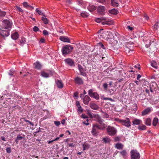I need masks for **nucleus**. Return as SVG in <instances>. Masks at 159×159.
I'll use <instances>...</instances> for the list:
<instances>
[{"label":"nucleus","instance_id":"nucleus-1","mask_svg":"<svg viewBox=\"0 0 159 159\" xmlns=\"http://www.w3.org/2000/svg\"><path fill=\"white\" fill-rule=\"evenodd\" d=\"M103 29H102L98 31L100 38H102L107 40L109 38L112 37V34L111 32L108 31L103 32Z\"/></svg>","mask_w":159,"mask_h":159},{"label":"nucleus","instance_id":"nucleus-2","mask_svg":"<svg viewBox=\"0 0 159 159\" xmlns=\"http://www.w3.org/2000/svg\"><path fill=\"white\" fill-rule=\"evenodd\" d=\"M73 47L70 45H66L63 47L61 51L63 55L64 56L70 54L72 51Z\"/></svg>","mask_w":159,"mask_h":159},{"label":"nucleus","instance_id":"nucleus-3","mask_svg":"<svg viewBox=\"0 0 159 159\" xmlns=\"http://www.w3.org/2000/svg\"><path fill=\"white\" fill-rule=\"evenodd\" d=\"M115 120L121 123L122 125L127 127H129L131 126V122L128 118H127L126 119H120L116 118L115 119Z\"/></svg>","mask_w":159,"mask_h":159},{"label":"nucleus","instance_id":"nucleus-4","mask_svg":"<svg viewBox=\"0 0 159 159\" xmlns=\"http://www.w3.org/2000/svg\"><path fill=\"white\" fill-rule=\"evenodd\" d=\"M94 117L96 118L97 121L100 124L99 126L103 129H104L107 126V125L104 123V120L102 119L100 116L98 115H94Z\"/></svg>","mask_w":159,"mask_h":159},{"label":"nucleus","instance_id":"nucleus-5","mask_svg":"<svg viewBox=\"0 0 159 159\" xmlns=\"http://www.w3.org/2000/svg\"><path fill=\"white\" fill-rule=\"evenodd\" d=\"M131 159H139L140 158V154L135 150H133L130 152Z\"/></svg>","mask_w":159,"mask_h":159},{"label":"nucleus","instance_id":"nucleus-6","mask_svg":"<svg viewBox=\"0 0 159 159\" xmlns=\"http://www.w3.org/2000/svg\"><path fill=\"white\" fill-rule=\"evenodd\" d=\"M107 130L108 134L111 136L114 135L116 133V129L112 126H108Z\"/></svg>","mask_w":159,"mask_h":159},{"label":"nucleus","instance_id":"nucleus-7","mask_svg":"<svg viewBox=\"0 0 159 159\" xmlns=\"http://www.w3.org/2000/svg\"><path fill=\"white\" fill-rule=\"evenodd\" d=\"M103 130L102 128L99 126V125L98 124H93V126L92 130L91 131V133L94 135H96L98 132L97 130Z\"/></svg>","mask_w":159,"mask_h":159},{"label":"nucleus","instance_id":"nucleus-8","mask_svg":"<svg viewBox=\"0 0 159 159\" xmlns=\"http://www.w3.org/2000/svg\"><path fill=\"white\" fill-rule=\"evenodd\" d=\"M88 5L89 6L87 7L88 10H96L97 9L98 10H102L105 9V7L103 6H100L98 7L91 4L89 5V4H88Z\"/></svg>","mask_w":159,"mask_h":159},{"label":"nucleus","instance_id":"nucleus-9","mask_svg":"<svg viewBox=\"0 0 159 159\" xmlns=\"http://www.w3.org/2000/svg\"><path fill=\"white\" fill-rule=\"evenodd\" d=\"M89 95L92 98H93L96 100H98L99 98V94L95 92H93V89H91L88 91Z\"/></svg>","mask_w":159,"mask_h":159},{"label":"nucleus","instance_id":"nucleus-10","mask_svg":"<svg viewBox=\"0 0 159 159\" xmlns=\"http://www.w3.org/2000/svg\"><path fill=\"white\" fill-rule=\"evenodd\" d=\"M2 25L6 29L10 28L12 26V24L9 20H6L2 21Z\"/></svg>","mask_w":159,"mask_h":159},{"label":"nucleus","instance_id":"nucleus-11","mask_svg":"<svg viewBox=\"0 0 159 159\" xmlns=\"http://www.w3.org/2000/svg\"><path fill=\"white\" fill-rule=\"evenodd\" d=\"M74 81L76 84L79 85H82L83 84V79L79 77H77L75 78Z\"/></svg>","mask_w":159,"mask_h":159},{"label":"nucleus","instance_id":"nucleus-12","mask_svg":"<svg viewBox=\"0 0 159 159\" xmlns=\"http://www.w3.org/2000/svg\"><path fill=\"white\" fill-rule=\"evenodd\" d=\"M0 34L3 37H7L10 34V32L8 30H2L0 28Z\"/></svg>","mask_w":159,"mask_h":159},{"label":"nucleus","instance_id":"nucleus-13","mask_svg":"<svg viewBox=\"0 0 159 159\" xmlns=\"http://www.w3.org/2000/svg\"><path fill=\"white\" fill-rule=\"evenodd\" d=\"M91 100V98L88 95H85L83 99V103L85 105H88L89 101Z\"/></svg>","mask_w":159,"mask_h":159},{"label":"nucleus","instance_id":"nucleus-14","mask_svg":"<svg viewBox=\"0 0 159 159\" xmlns=\"http://www.w3.org/2000/svg\"><path fill=\"white\" fill-rule=\"evenodd\" d=\"M111 5L113 7H117L120 2V0H111Z\"/></svg>","mask_w":159,"mask_h":159},{"label":"nucleus","instance_id":"nucleus-15","mask_svg":"<svg viewBox=\"0 0 159 159\" xmlns=\"http://www.w3.org/2000/svg\"><path fill=\"white\" fill-rule=\"evenodd\" d=\"M78 69L80 71V75L85 76L86 75V73L85 72V70L83 68V67L80 64L78 65Z\"/></svg>","mask_w":159,"mask_h":159},{"label":"nucleus","instance_id":"nucleus-16","mask_svg":"<svg viewBox=\"0 0 159 159\" xmlns=\"http://www.w3.org/2000/svg\"><path fill=\"white\" fill-rule=\"evenodd\" d=\"M23 7H26V9H34L35 8L34 6H31L29 5L27 2H25L23 3Z\"/></svg>","mask_w":159,"mask_h":159},{"label":"nucleus","instance_id":"nucleus-17","mask_svg":"<svg viewBox=\"0 0 159 159\" xmlns=\"http://www.w3.org/2000/svg\"><path fill=\"white\" fill-rule=\"evenodd\" d=\"M157 87V84L155 83H153L150 85V91L152 92H153L154 91H155L156 88Z\"/></svg>","mask_w":159,"mask_h":159},{"label":"nucleus","instance_id":"nucleus-18","mask_svg":"<svg viewBox=\"0 0 159 159\" xmlns=\"http://www.w3.org/2000/svg\"><path fill=\"white\" fill-rule=\"evenodd\" d=\"M65 61L66 63L70 66H73L74 65V62L70 58H67L65 59Z\"/></svg>","mask_w":159,"mask_h":159},{"label":"nucleus","instance_id":"nucleus-19","mask_svg":"<svg viewBox=\"0 0 159 159\" xmlns=\"http://www.w3.org/2000/svg\"><path fill=\"white\" fill-rule=\"evenodd\" d=\"M60 40L63 42L67 43L70 42V40L69 38L66 37L64 36H60Z\"/></svg>","mask_w":159,"mask_h":159},{"label":"nucleus","instance_id":"nucleus-20","mask_svg":"<svg viewBox=\"0 0 159 159\" xmlns=\"http://www.w3.org/2000/svg\"><path fill=\"white\" fill-rule=\"evenodd\" d=\"M107 40L111 44H115L116 43V41L114 39L113 35L112 37L109 38Z\"/></svg>","mask_w":159,"mask_h":159},{"label":"nucleus","instance_id":"nucleus-21","mask_svg":"<svg viewBox=\"0 0 159 159\" xmlns=\"http://www.w3.org/2000/svg\"><path fill=\"white\" fill-rule=\"evenodd\" d=\"M34 66L35 68L36 69L40 70L41 68L42 65L38 61H37L36 63H34Z\"/></svg>","mask_w":159,"mask_h":159},{"label":"nucleus","instance_id":"nucleus-22","mask_svg":"<svg viewBox=\"0 0 159 159\" xmlns=\"http://www.w3.org/2000/svg\"><path fill=\"white\" fill-rule=\"evenodd\" d=\"M19 37V35L17 32H15L12 33L11 35V37L12 39L14 40L17 39Z\"/></svg>","mask_w":159,"mask_h":159},{"label":"nucleus","instance_id":"nucleus-23","mask_svg":"<svg viewBox=\"0 0 159 159\" xmlns=\"http://www.w3.org/2000/svg\"><path fill=\"white\" fill-rule=\"evenodd\" d=\"M56 84L59 89H62L63 87V84L61 80H58L56 82Z\"/></svg>","mask_w":159,"mask_h":159},{"label":"nucleus","instance_id":"nucleus-24","mask_svg":"<svg viewBox=\"0 0 159 159\" xmlns=\"http://www.w3.org/2000/svg\"><path fill=\"white\" fill-rule=\"evenodd\" d=\"M82 146L83 151H85L89 149L90 148V145L88 143L85 142L83 144Z\"/></svg>","mask_w":159,"mask_h":159},{"label":"nucleus","instance_id":"nucleus-25","mask_svg":"<svg viewBox=\"0 0 159 159\" xmlns=\"http://www.w3.org/2000/svg\"><path fill=\"white\" fill-rule=\"evenodd\" d=\"M76 106L78 108V111L80 112V113L82 112L83 110L81 106L80 105L79 102H76Z\"/></svg>","mask_w":159,"mask_h":159},{"label":"nucleus","instance_id":"nucleus-26","mask_svg":"<svg viewBox=\"0 0 159 159\" xmlns=\"http://www.w3.org/2000/svg\"><path fill=\"white\" fill-rule=\"evenodd\" d=\"M113 21L112 20H109V21H102V24L103 25H111L113 24Z\"/></svg>","mask_w":159,"mask_h":159},{"label":"nucleus","instance_id":"nucleus-27","mask_svg":"<svg viewBox=\"0 0 159 159\" xmlns=\"http://www.w3.org/2000/svg\"><path fill=\"white\" fill-rule=\"evenodd\" d=\"M151 111V110L150 108H148L144 110L142 112V116H144L147 114H148Z\"/></svg>","mask_w":159,"mask_h":159},{"label":"nucleus","instance_id":"nucleus-28","mask_svg":"<svg viewBox=\"0 0 159 159\" xmlns=\"http://www.w3.org/2000/svg\"><path fill=\"white\" fill-rule=\"evenodd\" d=\"M141 122V120H140V119H135L134 120V121H133V124L134 125H138L140 124Z\"/></svg>","mask_w":159,"mask_h":159},{"label":"nucleus","instance_id":"nucleus-29","mask_svg":"<svg viewBox=\"0 0 159 159\" xmlns=\"http://www.w3.org/2000/svg\"><path fill=\"white\" fill-rule=\"evenodd\" d=\"M123 145L121 143H117L116 144V147L118 149H122L123 148Z\"/></svg>","mask_w":159,"mask_h":159},{"label":"nucleus","instance_id":"nucleus-30","mask_svg":"<svg viewBox=\"0 0 159 159\" xmlns=\"http://www.w3.org/2000/svg\"><path fill=\"white\" fill-rule=\"evenodd\" d=\"M90 107L91 108L94 110H97L98 108V106L94 103H91L90 104Z\"/></svg>","mask_w":159,"mask_h":159},{"label":"nucleus","instance_id":"nucleus-31","mask_svg":"<svg viewBox=\"0 0 159 159\" xmlns=\"http://www.w3.org/2000/svg\"><path fill=\"white\" fill-rule=\"evenodd\" d=\"M89 14L86 12H84L80 13L81 16L83 18H86L88 17Z\"/></svg>","mask_w":159,"mask_h":159},{"label":"nucleus","instance_id":"nucleus-32","mask_svg":"<svg viewBox=\"0 0 159 159\" xmlns=\"http://www.w3.org/2000/svg\"><path fill=\"white\" fill-rule=\"evenodd\" d=\"M109 12L110 15L111 16L116 15L118 12V11H109Z\"/></svg>","mask_w":159,"mask_h":159},{"label":"nucleus","instance_id":"nucleus-33","mask_svg":"<svg viewBox=\"0 0 159 159\" xmlns=\"http://www.w3.org/2000/svg\"><path fill=\"white\" fill-rule=\"evenodd\" d=\"M106 20V18L105 17H102V18H97L96 19L95 21L98 23L102 22V20Z\"/></svg>","mask_w":159,"mask_h":159},{"label":"nucleus","instance_id":"nucleus-34","mask_svg":"<svg viewBox=\"0 0 159 159\" xmlns=\"http://www.w3.org/2000/svg\"><path fill=\"white\" fill-rule=\"evenodd\" d=\"M151 66L156 69H157V62L154 61H153L151 62Z\"/></svg>","mask_w":159,"mask_h":159},{"label":"nucleus","instance_id":"nucleus-35","mask_svg":"<svg viewBox=\"0 0 159 159\" xmlns=\"http://www.w3.org/2000/svg\"><path fill=\"white\" fill-rule=\"evenodd\" d=\"M158 118H155L153 120V125L154 126H156L157 124V123L158 124Z\"/></svg>","mask_w":159,"mask_h":159},{"label":"nucleus","instance_id":"nucleus-36","mask_svg":"<svg viewBox=\"0 0 159 159\" xmlns=\"http://www.w3.org/2000/svg\"><path fill=\"white\" fill-rule=\"evenodd\" d=\"M41 75L43 77L47 78L49 77V74L44 72L43 71L41 73Z\"/></svg>","mask_w":159,"mask_h":159},{"label":"nucleus","instance_id":"nucleus-37","mask_svg":"<svg viewBox=\"0 0 159 159\" xmlns=\"http://www.w3.org/2000/svg\"><path fill=\"white\" fill-rule=\"evenodd\" d=\"M151 123V119L150 118H147L146 119L145 124L147 125H150Z\"/></svg>","mask_w":159,"mask_h":159},{"label":"nucleus","instance_id":"nucleus-38","mask_svg":"<svg viewBox=\"0 0 159 159\" xmlns=\"http://www.w3.org/2000/svg\"><path fill=\"white\" fill-rule=\"evenodd\" d=\"M42 20L45 24H47L48 23V20L47 18L42 17Z\"/></svg>","mask_w":159,"mask_h":159},{"label":"nucleus","instance_id":"nucleus-39","mask_svg":"<svg viewBox=\"0 0 159 159\" xmlns=\"http://www.w3.org/2000/svg\"><path fill=\"white\" fill-rule=\"evenodd\" d=\"M26 42V39L24 37H22L21 39H20V43L21 44H25Z\"/></svg>","mask_w":159,"mask_h":159},{"label":"nucleus","instance_id":"nucleus-40","mask_svg":"<svg viewBox=\"0 0 159 159\" xmlns=\"http://www.w3.org/2000/svg\"><path fill=\"white\" fill-rule=\"evenodd\" d=\"M120 154L124 157L126 155L127 152L125 150H124L121 151L120 152Z\"/></svg>","mask_w":159,"mask_h":159},{"label":"nucleus","instance_id":"nucleus-41","mask_svg":"<svg viewBox=\"0 0 159 159\" xmlns=\"http://www.w3.org/2000/svg\"><path fill=\"white\" fill-rule=\"evenodd\" d=\"M133 45H134L133 43L130 44L129 43V42L126 43V48L129 49L130 48L133 46Z\"/></svg>","mask_w":159,"mask_h":159},{"label":"nucleus","instance_id":"nucleus-42","mask_svg":"<svg viewBox=\"0 0 159 159\" xmlns=\"http://www.w3.org/2000/svg\"><path fill=\"white\" fill-rule=\"evenodd\" d=\"M103 141L105 143H109L110 141V140L109 139L107 138H104L103 139Z\"/></svg>","mask_w":159,"mask_h":159},{"label":"nucleus","instance_id":"nucleus-43","mask_svg":"<svg viewBox=\"0 0 159 159\" xmlns=\"http://www.w3.org/2000/svg\"><path fill=\"white\" fill-rule=\"evenodd\" d=\"M72 0H66L65 2L67 5H69L72 2Z\"/></svg>","mask_w":159,"mask_h":159},{"label":"nucleus","instance_id":"nucleus-44","mask_svg":"<svg viewBox=\"0 0 159 159\" xmlns=\"http://www.w3.org/2000/svg\"><path fill=\"white\" fill-rule=\"evenodd\" d=\"M6 14V12L5 11H0V17H4V16Z\"/></svg>","mask_w":159,"mask_h":159},{"label":"nucleus","instance_id":"nucleus-45","mask_svg":"<svg viewBox=\"0 0 159 159\" xmlns=\"http://www.w3.org/2000/svg\"><path fill=\"white\" fill-rule=\"evenodd\" d=\"M146 127L144 125L142 126H139L138 127V129L140 130H143L145 129Z\"/></svg>","mask_w":159,"mask_h":159},{"label":"nucleus","instance_id":"nucleus-46","mask_svg":"<svg viewBox=\"0 0 159 159\" xmlns=\"http://www.w3.org/2000/svg\"><path fill=\"white\" fill-rule=\"evenodd\" d=\"M87 113L89 116V117L91 118H93V117L91 114V113L90 112V111L89 110H87Z\"/></svg>","mask_w":159,"mask_h":159},{"label":"nucleus","instance_id":"nucleus-47","mask_svg":"<svg viewBox=\"0 0 159 159\" xmlns=\"http://www.w3.org/2000/svg\"><path fill=\"white\" fill-rule=\"evenodd\" d=\"M16 139H17V140H18L19 141L23 139V138L22 137L20 134H18L17 135Z\"/></svg>","mask_w":159,"mask_h":159},{"label":"nucleus","instance_id":"nucleus-48","mask_svg":"<svg viewBox=\"0 0 159 159\" xmlns=\"http://www.w3.org/2000/svg\"><path fill=\"white\" fill-rule=\"evenodd\" d=\"M104 11H98V13L101 15H104L105 12Z\"/></svg>","mask_w":159,"mask_h":159},{"label":"nucleus","instance_id":"nucleus-49","mask_svg":"<svg viewBox=\"0 0 159 159\" xmlns=\"http://www.w3.org/2000/svg\"><path fill=\"white\" fill-rule=\"evenodd\" d=\"M94 1H96L98 2L103 3L105 2L106 0H93Z\"/></svg>","mask_w":159,"mask_h":159},{"label":"nucleus","instance_id":"nucleus-50","mask_svg":"<svg viewBox=\"0 0 159 159\" xmlns=\"http://www.w3.org/2000/svg\"><path fill=\"white\" fill-rule=\"evenodd\" d=\"M77 2L78 4L80 5H82L84 3L82 0H77Z\"/></svg>","mask_w":159,"mask_h":159},{"label":"nucleus","instance_id":"nucleus-51","mask_svg":"<svg viewBox=\"0 0 159 159\" xmlns=\"http://www.w3.org/2000/svg\"><path fill=\"white\" fill-rule=\"evenodd\" d=\"M100 47H101L104 50H105L106 48L102 44V43H98Z\"/></svg>","mask_w":159,"mask_h":159},{"label":"nucleus","instance_id":"nucleus-52","mask_svg":"<svg viewBox=\"0 0 159 159\" xmlns=\"http://www.w3.org/2000/svg\"><path fill=\"white\" fill-rule=\"evenodd\" d=\"M67 144L68 145L69 147H74L75 145V144H74L73 143H68V142L67 143Z\"/></svg>","mask_w":159,"mask_h":159},{"label":"nucleus","instance_id":"nucleus-53","mask_svg":"<svg viewBox=\"0 0 159 159\" xmlns=\"http://www.w3.org/2000/svg\"><path fill=\"white\" fill-rule=\"evenodd\" d=\"M39 29L37 26H34L33 28V30L35 32H37L39 30Z\"/></svg>","mask_w":159,"mask_h":159},{"label":"nucleus","instance_id":"nucleus-54","mask_svg":"<svg viewBox=\"0 0 159 159\" xmlns=\"http://www.w3.org/2000/svg\"><path fill=\"white\" fill-rule=\"evenodd\" d=\"M24 121L25 122H27L28 123H29L30 125H32V126H34V125L33 124V123L30 121L29 120H26V119H25Z\"/></svg>","mask_w":159,"mask_h":159},{"label":"nucleus","instance_id":"nucleus-55","mask_svg":"<svg viewBox=\"0 0 159 159\" xmlns=\"http://www.w3.org/2000/svg\"><path fill=\"white\" fill-rule=\"evenodd\" d=\"M54 123L57 126H59L61 124L59 121H55Z\"/></svg>","mask_w":159,"mask_h":159},{"label":"nucleus","instance_id":"nucleus-56","mask_svg":"<svg viewBox=\"0 0 159 159\" xmlns=\"http://www.w3.org/2000/svg\"><path fill=\"white\" fill-rule=\"evenodd\" d=\"M73 141V139H71V138H69L67 139H66V142H67V143L68 142V143H69V142H72Z\"/></svg>","mask_w":159,"mask_h":159},{"label":"nucleus","instance_id":"nucleus-57","mask_svg":"<svg viewBox=\"0 0 159 159\" xmlns=\"http://www.w3.org/2000/svg\"><path fill=\"white\" fill-rule=\"evenodd\" d=\"M103 86L104 88V89H105L106 90H107V89L108 86L107 84L106 83H105L104 84H103Z\"/></svg>","mask_w":159,"mask_h":159},{"label":"nucleus","instance_id":"nucleus-58","mask_svg":"<svg viewBox=\"0 0 159 159\" xmlns=\"http://www.w3.org/2000/svg\"><path fill=\"white\" fill-rule=\"evenodd\" d=\"M43 34L45 35H48V32L45 30H43Z\"/></svg>","mask_w":159,"mask_h":159},{"label":"nucleus","instance_id":"nucleus-59","mask_svg":"<svg viewBox=\"0 0 159 159\" xmlns=\"http://www.w3.org/2000/svg\"><path fill=\"white\" fill-rule=\"evenodd\" d=\"M6 152L7 153H10L11 152V149L10 148H7L6 149Z\"/></svg>","mask_w":159,"mask_h":159},{"label":"nucleus","instance_id":"nucleus-60","mask_svg":"<svg viewBox=\"0 0 159 159\" xmlns=\"http://www.w3.org/2000/svg\"><path fill=\"white\" fill-rule=\"evenodd\" d=\"M158 27H159V26H158V25L157 24H156L154 25V29L155 30H157Z\"/></svg>","mask_w":159,"mask_h":159},{"label":"nucleus","instance_id":"nucleus-61","mask_svg":"<svg viewBox=\"0 0 159 159\" xmlns=\"http://www.w3.org/2000/svg\"><path fill=\"white\" fill-rule=\"evenodd\" d=\"M81 116L84 119H86L88 118L87 116L84 114H82L81 115Z\"/></svg>","mask_w":159,"mask_h":159},{"label":"nucleus","instance_id":"nucleus-62","mask_svg":"<svg viewBox=\"0 0 159 159\" xmlns=\"http://www.w3.org/2000/svg\"><path fill=\"white\" fill-rule=\"evenodd\" d=\"M14 74V71L12 70H11L10 71L9 73V75H13Z\"/></svg>","mask_w":159,"mask_h":159},{"label":"nucleus","instance_id":"nucleus-63","mask_svg":"<svg viewBox=\"0 0 159 159\" xmlns=\"http://www.w3.org/2000/svg\"><path fill=\"white\" fill-rule=\"evenodd\" d=\"M83 123L87 125H88L89 124V122H87L86 121H84L83 122Z\"/></svg>","mask_w":159,"mask_h":159},{"label":"nucleus","instance_id":"nucleus-64","mask_svg":"<svg viewBox=\"0 0 159 159\" xmlns=\"http://www.w3.org/2000/svg\"><path fill=\"white\" fill-rule=\"evenodd\" d=\"M104 117L106 118H108L109 117V116L106 113H105L103 116Z\"/></svg>","mask_w":159,"mask_h":159}]
</instances>
